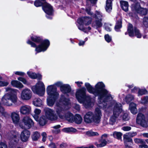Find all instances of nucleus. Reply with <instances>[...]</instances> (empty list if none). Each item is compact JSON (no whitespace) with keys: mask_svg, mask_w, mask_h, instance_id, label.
<instances>
[{"mask_svg":"<svg viewBox=\"0 0 148 148\" xmlns=\"http://www.w3.org/2000/svg\"><path fill=\"white\" fill-rule=\"evenodd\" d=\"M102 20L96 19L95 22H93L92 24V26L95 28L97 29L102 26Z\"/></svg>","mask_w":148,"mask_h":148,"instance_id":"nucleus-32","label":"nucleus"},{"mask_svg":"<svg viewBox=\"0 0 148 148\" xmlns=\"http://www.w3.org/2000/svg\"><path fill=\"white\" fill-rule=\"evenodd\" d=\"M71 106L69 99L62 97L59 102L56 103L55 108L60 118L66 119L70 122H75L78 124L81 123L82 119L80 115L76 114L74 117L73 114L70 112L65 113L64 111L68 109Z\"/></svg>","mask_w":148,"mask_h":148,"instance_id":"nucleus-2","label":"nucleus"},{"mask_svg":"<svg viewBox=\"0 0 148 148\" xmlns=\"http://www.w3.org/2000/svg\"><path fill=\"white\" fill-rule=\"evenodd\" d=\"M6 92L1 99L2 103L4 105L8 106H10L13 103H15L17 101V92L18 90L11 88L9 87L5 88Z\"/></svg>","mask_w":148,"mask_h":148,"instance_id":"nucleus-3","label":"nucleus"},{"mask_svg":"<svg viewBox=\"0 0 148 148\" xmlns=\"http://www.w3.org/2000/svg\"><path fill=\"white\" fill-rule=\"evenodd\" d=\"M64 85H66V86L63 88L61 91L63 93H66L69 92L71 91V87L70 85L68 84H64Z\"/></svg>","mask_w":148,"mask_h":148,"instance_id":"nucleus-36","label":"nucleus"},{"mask_svg":"<svg viewBox=\"0 0 148 148\" xmlns=\"http://www.w3.org/2000/svg\"><path fill=\"white\" fill-rule=\"evenodd\" d=\"M147 10L146 8H140L138 13L139 14L141 15H145L147 14Z\"/></svg>","mask_w":148,"mask_h":148,"instance_id":"nucleus-44","label":"nucleus"},{"mask_svg":"<svg viewBox=\"0 0 148 148\" xmlns=\"http://www.w3.org/2000/svg\"><path fill=\"white\" fill-rule=\"evenodd\" d=\"M122 129L124 131H128L131 130V128L130 127L125 126L123 127Z\"/></svg>","mask_w":148,"mask_h":148,"instance_id":"nucleus-56","label":"nucleus"},{"mask_svg":"<svg viewBox=\"0 0 148 148\" xmlns=\"http://www.w3.org/2000/svg\"><path fill=\"white\" fill-rule=\"evenodd\" d=\"M31 107L28 105H25L21 107L20 109V112L21 114H27L31 112Z\"/></svg>","mask_w":148,"mask_h":148,"instance_id":"nucleus-18","label":"nucleus"},{"mask_svg":"<svg viewBox=\"0 0 148 148\" xmlns=\"http://www.w3.org/2000/svg\"><path fill=\"white\" fill-rule=\"evenodd\" d=\"M64 84L61 82L59 81L55 83L53 85H54V86L56 87V86L60 87V90L61 91L63 88H64V87H65V86H66V85H64Z\"/></svg>","mask_w":148,"mask_h":148,"instance_id":"nucleus-39","label":"nucleus"},{"mask_svg":"<svg viewBox=\"0 0 148 148\" xmlns=\"http://www.w3.org/2000/svg\"><path fill=\"white\" fill-rule=\"evenodd\" d=\"M105 29L109 32H110L111 30V25L110 24H105Z\"/></svg>","mask_w":148,"mask_h":148,"instance_id":"nucleus-46","label":"nucleus"},{"mask_svg":"<svg viewBox=\"0 0 148 148\" xmlns=\"http://www.w3.org/2000/svg\"><path fill=\"white\" fill-rule=\"evenodd\" d=\"M141 7L139 3L137 2L133 3L131 6L132 10L138 13Z\"/></svg>","mask_w":148,"mask_h":148,"instance_id":"nucleus-26","label":"nucleus"},{"mask_svg":"<svg viewBox=\"0 0 148 148\" xmlns=\"http://www.w3.org/2000/svg\"><path fill=\"white\" fill-rule=\"evenodd\" d=\"M9 82L8 81H0V87L6 86L8 85Z\"/></svg>","mask_w":148,"mask_h":148,"instance_id":"nucleus-49","label":"nucleus"},{"mask_svg":"<svg viewBox=\"0 0 148 148\" xmlns=\"http://www.w3.org/2000/svg\"><path fill=\"white\" fill-rule=\"evenodd\" d=\"M137 123L144 127L148 126V122L146 120L145 116L143 114L139 113L137 115L136 119Z\"/></svg>","mask_w":148,"mask_h":148,"instance_id":"nucleus-14","label":"nucleus"},{"mask_svg":"<svg viewBox=\"0 0 148 148\" xmlns=\"http://www.w3.org/2000/svg\"><path fill=\"white\" fill-rule=\"evenodd\" d=\"M138 87H134L132 89V93H136L137 92H138Z\"/></svg>","mask_w":148,"mask_h":148,"instance_id":"nucleus-58","label":"nucleus"},{"mask_svg":"<svg viewBox=\"0 0 148 148\" xmlns=\"http://www.w3.org/2000/svg\"><path fill=\"white\" fill-rule=\"evenodd\" d=\"M57 98H53L48 97L47 99V105L50 107L52 106L54 103L56 99Z\"/></svg>","mask_w":148,"mask_h":148,"instance_id":"nucleus-30","label":"nucleus"},{"mask_svg":"<svg viewBox=\"0 0 148 148\" xmlns=\"http://www.w3.org/2000/svg\"><path fill=\"white\" fill-rule=\"evenodd\" d=\"M127 134L130 136L133 137L136 135L137 133L136 132H129Z\"/></svg>","mask_w":148,"mask_h":148,"instance_id":"nucleus-55","label":"nucleus"},{"mask_svg":"<svg viewBox=\"0 0 148 148\" xmlns=\"http://www.w3.org/2000/svg\"><path fill=\"white\" fill-rule=\"evenodd\" d=\"M32 92L31 90L28 88L23 89L21 93L20 98L23 101H28L32 97Z\"/></svg>","mask_w":148,"mask_h":148,"instance_id":"nucleus-12","label":"nucleus"},{"mask_svg":"<svg viewBox=\"0 0 148 148\" xmlns=\"http://www.w3.org/2000/svg\"><path fill=\"white\" fill-rule=\"evenodd\" d=\"M62 131L65 132H75L77 131V130L75 129L73 127H67L63 128Z\"/></svg>","mask_w":148,"mask_h":148,"instance_id":"nucleus-34","label":"nucleus"},{"mask_svg":"<svg viewBox=\"0 0 148 148\" xmlns=\"http://www.w3.org/2000/svg\"><path fill=\"white\" fill-rule=\"evenodd\" d=\"M139 147L140 148H142L143 147H144V148H147L148 146L146 144H143L140 145L139 146Z\"/></svg>","mask_w":148,"mask_h":148,"instance_id":"nucleus-62","label":"nucleus"},{"mask_svg":"<svg viewBox=\"0 0 148 148\" xmlns=\"http://www.w3.org/2000/svg\"><path fill=\"white\" fill-rule=\"evenodd\" d=\"M130 136L128 134H125L123 135L124 140L126 148L130 147L131 146H128L127 143L128 142L132 143V139L130 138Z\"/></svg>","mask_w":148,"mask_h":148,"instance_id":"nucleus-27","label":"nucleus"},{"mask_svg":"<svg viewBox=\"0 0 148 148\" xmlns=\"http://www.w3.org/2000/svg\"><path fill=\"white\" fill-rule=\"evenodd\" d=\"M147 93L148 91L145 89H140L139 88L138 92V96L146 94Z\"/></svg>","mask_w":148,"mask_h":148,"instance_id":"nucleus-37","label":"nucleus"},{"mask_svg":"<svg viewBox=\"0 0 148 148\" xmlns=\"http://www.w3.org/2000/svg\"><path fill=\"white\" fill-rule=\"evenodd\" d=\"M62 97L64 98H66L64 96H62L60 100L56 102L55 105H55H56V103L57 102H59L61 99ZM55 107H54V109L55 111H56ZM44 111L45 113V115L46 117L47 118V119L51 121L56 120L58 119V117L59 118L57 113H56V114L55 113L53 109L48 108H44Z\"/></svg>","mask_w":148,"mask_h":148,"instance_id":"nucleus-9","label":"nucleus"},{"mask_svg":"<svg viewBox=\"0 0 148 148\" xmlns=\"http://www.w3.org/2000/svg\"><path fill=\"white\" fill-rule=\"evenodd\" d=\"M47 93L50 97L58 98L59 94L57 91V88L53 85L48 86L46 88Z\"/></svg>","mask_w":148,"mask_h":148,"instance_id":"nucleus-11","label":"nucleus"},{"mask_svg":"<svg viewBox=\"0 0 148 148\" xmlns=\"http://www.w3.org/2000/svg\"><path fill=\"white\" fill-rule=\"evenodd\" d=\"M11 85L14 87L21 88L23 87V84L19 82L16 80H13L11 82Z\"/></svg>","mask_w":148,"mask_h":148,"instance_id":"nucleus-24","label":"nucleus"},{"mask_svg":"<svg viewBox=\"0 0 148 148\" xmlns=\"http://www.w3.org/2000/svg\"><path fill=\"white\" fill-rule=\"evenodd\" d=\"M52 133L55 134H58L60 132V129H55L52 130Z\"/></svg>","mask_w":148,"mask_h":148,"instance_id":"nucleus-59","label":"nucleus"},{"mask_svg":"<svg viewBox=\"0 0 148 148\" xmlns=\"http://www.w3.org/2000/svg\"><path fill=\"white\" fill-rule=\"evenodd\" d=\"M0 148H7V147L5 143H0Z\"/></svg>","mask_w":148,"mask_h":148,"instance_id":"nucleus-57","label":"nucleus"},{"mask_svg":"<svg viewBox=\"0 0 148 148\" xmlns=\"http://www.w3.org/2000/svg\"><path fill=\"white\" fill-rule=\"evenodd\" d=\"M42 9L47 14L46 15L47 18L49 19H51L52 17L51 16H48L51 15L52 14L53 10L51 6L49 3H45L43 6Z\"/></svg>","mask_w":148,"mask_h":148,"instance_id":"nucleus-16","label":"nucleus"},{"mask_svg":"<svg viewBox=\"0 0 148 148\" xmlns=\"http://www.w3.org/2000/svg\"><path fill=\"white\" fill-rule=\"evenodd\" d=\"M90 10L89 8L86 9V11L88 14L92 15V17L95 18L96 19L102 20L103 15L101 12L99 11H96L95 12V14L92 15Z\"/></svg>","mask_w":148,"mask_h":148,"instance_id":"nucleus-20","label":"nucleus"},{"mask_svg":"<svg viewBox=\"0 0 148 148\" xmlns=\"http://www.w3.org/2000/svg\"><path fill=\"white\" fill-rule=\"evenodd\" d=\"M60 147L61 148H65L67 147V145L66 143H63L60 145Z\"/></svg>","mask_w":148,"mask_h":148,"instance_id":"nucleus-60","label":"nucleus"},{"mask_svg":"<svg viewBox=\"0 0 148 148\" xmlns=\"http://www.w3.org/2000/svg\"><path fill=\"white\" fill-rule=\"evenodd\" d=\"M40 136V134L37 132H35L33 133L32 135V138L33 140H37Z\"/></svg>","mask_w":148,"mask_h":148,"instance_id":"nucleus-41","label":"nucleus"},{"mask_svg":"<svg viewBox=\"0 0 148 148\" xmlns=\"http://www.w3.org/2000/svg\"><path fill=\"white\" fill-rule=\"evenodd\" d=\"M31 38L33 41L38 43H40V45L37 46L35 43L31 41L28 40L27 41L28 44L31 45L32 47L36 48L35 51L37 53L46 51L49 46L50 42L47 40L41 41L39 37L33 35L31 36Z\"/></svg>","mask_w":148,"mask_h":148,"instance_id":"nucleus-5","label":"nucleus"},{"mask_svg":"<svg viewBox=\"0 0 148 148\" xmlns=\"http://www.w3.org/2000/svg\"><path fill=\"white\" fill-rule=\"evenodd\" d=\"M134 141L137 144L142 143H143V140L139 138H135L134 139Z\"/></svg>","mask_w":148,"mask_h":148,"instance_id":"nucleus-52","label":"nucleus"},{"mask_svg":"<svg viewBox=\"0 0 148 148\" xmlns=\"http://www.w3.org/2000/svg\"><path fill=\"white\" fill-rule=\"evenodd\" d=\"M92 21L91 18L87 16L78 18L77 22L80 25L78 27L79 29L86 32H88L91 29L90 27H88V28L84 27L81 25L84 24L85 25H88L91 23Z\"/></svg>","mask_w":148,"mask_h":148,"instance_id":"nucleus-8","label":"nucleus"},{"mask_svg":"<svg viewBox=\"0 0 148 148\" xmlns=\"http://www.w3.org/2000/svg\"><path fill=\"white\" fill-rule=\"evenodd\" d=\"M136 106L137 105L133 102H132L129 104V110L131 113L134 114H135L137 113Z\"/></svg>","mask_w":148,"mask_h":148,"instance_id":"nucleus-22","label":"nucleus"},{"mask_svg":"<svg viewBox=\"0 0 148 148\" xmlns=\"http://www.w3.org/2000/svg\"><path fill=\"white\" fill-rule=\"evenodd\" d=\"M122 27V22L121 19H120L119 21H118L115 25V30L117 32H120V29Z\"/></svg>","mask_w":148,"mask_h":148,"instance_id":"nucleus-35","label":"nucleus"},{"mask_svg":"<svg viewBox=\"0 0 148 148\" xmlns=\"http://www.w3.org/2000/svg\"><path fill=\"white\" fill-rule=\"evenodd\" d=\"M85 86L90 93L98 96V106L100 108L105 109L107 107V102L113 100L114 96L105 88V85L102 82H97L94 88L88 83H85Z\"/></svg>","mask_w":148,"mask_h":148,"instance_id":"nucleus-1","label":"nucleus"},{"mask_svg":"<svg viewBox=\"0 0 148 148\" xmlns=\"http://www.w3.org/2000/svg\"><path fill=\"white\" fill-rule=\"evenodd\" d=\"M31 89L34 93L40 96H42L45 94V86L42 82H38L35 85L32 87Z\"/></svg>","mask_w":148,"mask_h":148,"instance_id":"nucleus-10","label":"nucleus"},{"mask_svg":"<svg viewBox=\"0 0 148 148\" xmlns=\"http://www.w3.org/2000/svg\"><path fill=\"white\" fill-rule=\"evenodd\" d=\"M47 119L45 116H41L38 121L39 124L43 126L46 123Z\"/></svg>","mask_w":148,"mask_h":148,"instance_id":"nucleus-38","label":"nucleus"},{"mask_svg":"<svg viewBox=\"0 0 148 148\" xmlns=\"http://www.w3.org/2000/svg\"><path fill=\"white\" fill-rule=\"evenodd\" d=\"M33 104L36 107H40L43 105L42 101L39 98H35L33 101Z\"/></svg>","mask_w":148,"mask_h":148,"instance_id":"nucleus-28","label":"nucleus"},{"mask_svg":"<svg viewBox=\"0 0 148 148\" xmlns=\"http://www.w3.org/2000/svg\"><path fill=\"white\" fill-rule=\"evenodd\" d=\"M123 114L122 116V119L123 121H127L129 119L128 114L127 113L123 112Z\"/></svg>","mask_w":148,"mask_h":148,"instance_id":"nucleus-47","label":"nucleus"},{"mask_svg":"<svg viewBox=\"0 0 148 148\" xmlns=\"http://www.w3.org/2000/svg\"><path fill=\"white\" fill-rule=\"evenodd\" d=\"M122 135V134L119 132H115L113 134V136L115 138H117L118 139L121 138V136Z\"/></svg>","mask_w":148,"mask_h":148,"instance_id":"nucleus-43","label":"nucleus"},{"mask_svg":"<svg viewBox=\"0 0 148 148\" xmlns=\"http://www.w3.org/2000/svg\"><path fill=\"white\" fill-rule=\"evenodd\" d=\"M113 0H107L106 7L107 12H109L112 9V1Z\"/></svg>","mask_w":148,"mask_h":148,"instance_id":"nucleus-31","label":"nucleus"},{"mask_svg":"<svg viewBox=\"0 0 148 148\" xmlns=\"http://www.w3.org/2000/svg\"><path fill=\"white\" fill-rule=\"evenodd\" d=\"M86 134L89 136H98L99 135V134L97 132H94L92 131H90L86 132Z\"/></svg>","mask_w":148,"mask_h":148,"instance_id":"nucleus-42","label":"nucleus"},{"mask_svg":"<svg viewBox=\"0 0 148 148\" xmlns=\"http://www.w3.org/2000/svg\"><path fill=\"white\" fill-rule=\"evenodd\" d=\"M107 107L105 109L106 110L108 109L111 107L112 105L114 106L113 110V114L111 116L110 119L109 123L111 125H113L115 123L117 119L119 116V114L121 112L122 109L121 105L119 103H116L114 100L107 102Z\"/></svg>","mask_w":148,"mask_h":148,"instance_id":"nucleus-7","label":"nucleus"},{"mask_svg":"<svg viewBox=\"0 0 148 148\" xmlns=\"http://www.w3.org/2000/svg\"><path fill=\"white\" fill-rule=\"evenodd\" d=\"M120 3L122 9L125 12L127 11L128 9V2L127 1H121Z\"/></svg>","mask_w":148,"mask_h":148,"instance_id":"nucleus-29","label":"nucleus"},{"mask_svg":"<svg viewBox=\"0 0 148 148\" xmlns=\"http://www.w3.org/2000/svg\"><path fill=\"white\" fill-rule=\"evenodd\" d=\"M27 73L29 76L31 78L37 79H41L42 76L40 74H36L34 73L29 71L27 72Z\"/></svg>","mask_w":148,"mask_h":148,"instance_id":"nucleus-23","label":"nucleus"},{"mask_svg":"<svg viewBox=\"0 0 148 148\" xmlns=\"http://www.w3.org/2000/svg\"><path fill=\"white\" fill-rule=\"evenodd\" d=\"M29 132L27 130H24L22 131L20 135L21 140L23 142L27 141L30 136Z\"/></svg>","mask_w":148,"mask_h":148,"instance_id":"nucleus-17","label":"nucleus"},{"mask_svg":"<svg viewBox=\"0 0 148 148\" xmlns=\"http://www.w3.org/2000/svg\"><path fill=\"white\" fill-rule=\"evenodd\" d=\"M105 39L106 41L108 43L112 40V37L108 34H106L105 36Z\"/></svg>","mask_w":148,"mask_h":148,"instance_id":"nucleus-48","label":"nucleus"},{"mask_svg":"<svg viewBox=\"0 0 148 148\" xmlns=\"http://www.w3.org/2000/svg\"><path fill=\"white\" fill-rule=\"evenodd\" d=\"M127 31L130 37H133L136 36L139 38H140L141 37L139 30L136 27H133L132 25L131 24H129Z\"/></svg>","mask_w":148,"mask_h":148,"instance_id":"nucleus-13","label":"nucleus"},{"mask_svg":"<svg viewBox=\"0 0 148 148\" xmlns=\"http://www.w3.org/2000/svg\"><path fill=\"white\" fill-rule=\"evenodd\" d=\"M107 144V141L105 138H101L98 143H95V145L98 147H102L105 146Z\"/></svg>","mask_w":148,"mask_h":148,"instance_id":"nucleus-25","label":"nucleus"},{"mask_svg":"<svg viewBox=\"0 0 148 148\" xmlns=\"http://www.w3.org/2000/svg\"><path fill=\"white\" fill-rule=\"evenodd\" d=\"M15 74L20 75V76H24L25 75V73L24 72L21 71H16L14 72Z\"/></svg>","mask_w":148,"mask_h":148,"instance_id":"nucleus-53","label":"nucleus"},{"mask_svg":"<svg viewBox=\"0 0 148 148\" xmlns=\"http://www.w3.org/2000/svg\"><path fill=\"white\" fill-rule=\"evenodd\" d=\"M134 99V96L131 95H127L125 98V101L127 103H129Z\"/></svg>","mask_w":148,"mask_h":148,"instance_id":"nucleus-40","label":"nucleus"},{"mask_svg":"<svg viewBox=\"0 0 148 148\" xmlns=\"http://www.w3.org/2000/svg\"><path fill=\"white\" fill-rule=\"evenodd\" d=\"M86 91L84 87L78 90L76 92V97L79 103H82L86 108H89L93 107L94 103L90 97L86 95Z\"/></svg>","mask_w":148,"mask_h":148,"instance_id":"nucleus-4","label":"nucleus"},{"mask_svg":"<svg viewBox=\"0 0 148 148\" xmlns=\"http://www.w3.org/2000/svg\"><path fill=\"white\" fill-rule=\"evenodd\" d=\"M73 106L75 108L76 110H79L80 107L79 105L76 104H75Z\"/></svg>","mask_w":148,"mask_h":148,"instance_id":"nucleus-61","label":"nucleus"},{"mask_svg":"<svg viewBox=\"0 0 148 148\" xmlns=\"http://www.w3.org/2000/svg\"><path fill=\"white\" fill-rule=\"evenodd\" d=\"M57 146V144H55L52 143H51L49 145V147L50 148H56Z\"/></svg>","mask_w":148,"mask_h":148,"instance_id":"nucleus-54","label":"nucleus"},{"mask_svg":"<svg viewBox=\"0 0 148 148\" xmlns=\"http://www.w3.org/2000/svg\"><path fill=\"white\" fill-rule=\"evenodd\" d=\"M45 0H36L34 3V5L37 7L41 6Z\"/></svg>","mask_w":148,"mask_h":148,"instance_id":"nucleus-45","label":"nucleus"},{"mask_svg":"<svg viewBox=\"0 0 148 148\" xmlns=\"http://www.w3.org/2000/svg\"><path fill=\"white\" fill-rule=\"evenodd\" d=\"M75 83L77 84V86L79 87H80L81 85L83 84V82H76Z\"/></svg>","mask_w":148,"mask_h":148,"instance_id":"nucleus-64","label":"nucleus"},{"mask_svg":"<svg viewBox=\"0 0 148 148\" xmlns=\"http://www.w3.org/2000/svg\"><path fill=\"white\" fill-rule=\"evenodd\" d=\"M85 43V41L80 40L78 43V44L79 46H83L84 44Z\"/></svg>","mask_w":148,"mask_h":148,"instance_id":"nucleus-63","label":"nucleus"},{"mask_svg":"<svg viewBox=\"0 0 148 148\" xmlns=\"http://www.w3.org/2000/svg\"><path fill=\"white\" fill-rule=\"evenodd\" d=\"M10 117L13 122L15 124H17L20 120V116L18 112H12L11 114Z\"/></svg>","mask_w":148,"mask_h":148,"instance_id":"nucleus-19","label":"nucleus"},{"mask_svg":"<svg viewBox=\"0 0 148 148\" xmlns=\"http://www.w3.org/2000/svg\"><path fill=\"white\" fill-rule=\"evenodd\" d=\"M22 123L24 124V127L21 126L22 128L29 129L33 125L34 123L32 120L28 116H24L22 120Z\"/></svg>","mask_w":148,"mask_h":148,"instance_id":"nucleus-15","label":"nucleus"},{"mask_svg":"<svg viewBox=\"0 0 148 148\" xmlns=\"http://www.w3.org/2000/svg\"><path fill=\"white\" fill-rule=\"evenodd\" d=\"M34 112L35 114L33 115V116L36 121H38V115L41 112V110L39 109L36 108L34 110Z\"/></svg>","mask_w":148,"mask_h":148,"instance_id":"nucleus-33","label":"nucleus"},{"mask_svg":"<svg viewBox=\"0 0 148 148\" xmlns=\"http://www.w3.org/2000/svg\"><path fill=\"white\" fill-rule=\"evenodd\" d=\"M18 79L22 82L24 84H28V83L26 79L24 78L19 77L18 78Z\"/></svg>","mask_w":148,"mask_h":148,"instance_id":"nucleus-50","label":"nucleus"},{"mask_svg":"<svg viewBox=\"0 0 148 148\" xmlns=\"http://www.w3.org/2000/svg\"><path fill=\"white\" fill-rule=\"evenodd\" d=\"M10 140L12 142H17L19 139L18 133L17 132L12 131L10 133Z\"/></svg>","mask_w":148,"mask_h":148,"instance_id":"nucleus-21","label":"nucleus"},{"mask_svg":"<svg viewBox=\"0 0 148 148\" xmlns=\"http://www.w3.org/2000/svg\"><path fill=\"white\" fill-rule=\"evenodd\" d=\"M102 116L101 110L97 108L94 112L89 111L86 113L84 117V121L87 123L94 122L98 123L100 122Z\"/></svg>","mask_w":148,"mask_h":148,"instance_id":"nucleus-6","label":"nucleus"},{"mask_svg":"<svg viewBox=\"0 0 148 148\" xmlns=\"http://www.w3.org/2000/svg\"><path fill=\"white\" fill-rule=\"evenodd\" d=\"M148 103V96H147L144 97L141 100V103L145 104Z\"/></svg>","mask_w":148,"mask_h":148,"instance_id":"nucleus-51","label":"nucleus"}]
</instances>
